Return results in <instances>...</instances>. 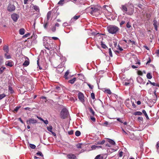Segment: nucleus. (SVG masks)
<instances>
[{
    "mask_svg": "<svg viewBox=\"0 0 159 159\" xmlns=\"http://www.w3.org/2000/svg\"><path fill=\"white\" fill-rule=\"evenodd\" d=\"M98 147H99L97 146H96L95 145H94L92 146L91 148L92 150H94L96 149V148H98Z\"/></svg>",
    "mask_w": 159,
    "mask_h": 159,
    "instance_id": "obj_40",
    "label": "nucleus"
},
{
    "mask_svg": "<svg viewBox=\"0 0 159 159\" xmlns=\"http://www.w3.org/2000/svg\"><path fill=\"white\" fill-rule=\"evenodd\" d=\"M123 131V132L125 133V134L126 135H129V132H126L123 129H122Z\"/></svg>",
    "mask_w": 159,
    "mask_h": 159,
    "instance_id": "obj_52",
    "label": "nucleus"
},
{
    "mask_svg": "<svg viewBox=\"0 0 159 159\" xmlns=\"http://www.w3.org/2000/svg\"><path fill=\"white\" fill-rule=\"evenodd\" d=\"M126 27L128 28H129L131 27V25H130L129 22H127V24H126Z\"/></svg>",
    "mask_w": 159,
    "mask_h": 159,
    "instance_id": "obj_44",
    "label": "nucleus"
},
{
    "mask_svg": "<svg viewBox=\"0 0 159 159\" xmlns=\"http://www.w3.org/2000/svg\"><path fill=\"white\" fill-rule=\"evenodd\" d=\"M142 113L140 111H137L134 113V114L135 115L140 116L142 115Z\"/></svg>",
    "mask_w": 159,
    "mask_h": 159,
    "instance_id": "obj_25",
    "label": "nucleus"
},
{
    "mask_svg": "<svg viewBox=\"0 0 159 159\" xmlns=\"http://www.w3.org/2000/svg\"><path fill=\"white\" fill-rule=\"evenodd\" d=\"M78 97L79 99H84V95L83 93L80 92L78 94Z\"/></svg>",
    "mask_w": 159,
    "mask_h": 159,
    "instance_id": "obj_12",
    "label": "nucleus"
},
{
    "mask_svg": "<svg viewBox=\"0 0 159 159\" xmlns=\"http://www.w3.org/2000/svg\"><path fill=\"white\" fill-rule=\"evenodd\" d=\"M52 126H49L47 127L48 130L50 132H52Z\"/></svg>",
    "mask_w": 159,
    "mask_h": 159,
    "instance_id": "obj_31",
    "label": "nucleus"
},
{
    "mask_svg": "<svg viewBox=\"0 0 159 159\" xmlns=\"http://www.w3.org/2000/svg\"><path fill=\"white\" fill-rule=\"evenodd\" d=\"M89 111L90 113H91L92 115H94L95 114V112L91 108H89Z\"/></svg>",
    "mask_w": 159,
    "mask_h": 159,
    "instance_id": "obj_33",
    "label": "nucleus"
},
{
    "mask_svg": "<svg viewBox=\"0 0 159 159\" xmlns=\"http://www.w3.org/2000/svg\"><path fill=\"white\" fill-rule=\"evenodd\" d=\"M29 146L32 149H34L36 148V146L33 144H30Z\"/></svg>",
    "mask_w": 159,
    "mask_h": 159,
    "instance_id": "obj_34",
    "label": "nucleus"
},
{
    "mask_svg": "<svg viewBox=\"0 0 159 159\" xmlns=\"http://www.w3.org/2000/svg\"><path fill=\"white\" fill-rule=\"evenodd\" d=\"M11 16L12 19L15 22L17 21L19 17V15L16 13H13Z\"/></svg>",
    "mask_w": 159,
    "mask_h": 159,
    "instance_id": "obj_6",
    "label": "nucleus"
},
{
    "mask_svg": "<svg viewBox=\"0 0 159 159\" xmlns=\"http://www.w3.org/2000/svg\"><path fill=\"white\" fill-rule=\"evenodd\" d=\"M108 142L110 143L112 145H115L116 144L115 142L112 139H108Z\"/></svg>",
    "mask_w": 159,
    "mask_h": 159,
    "instance_id": "obj_21",
    "label": "nucleus"
},
{
    "mask_svg": "<svg viewBox=\"0 0 159 159\" xmlns=\"http://www.w3.org/2000/svg\"><path fill=\"white\" fill-rule=\"evenodd\" d=\"M25 30L24 29H21L19 30V34L21 35H23L25 34Z\"/></svg>",
    "mask_w": 159,
    "mask_h": 159,
    "instance_id": "obj_20",
    "label": "nucleus"
},
{
    "mask_svg": "<svg viewBox=\"0 0 159 159\" xmlns=\"http://www.w3.org/2000/svg\"><path fill=\"white\" fill-rule=\"evenodd\" d=\"M156 147L158 149L159 148V141L157 143V144L156 145Z\"/></svg>",
    "mask_w": 159,
    "mask_h": 159,
    "instance_id": "obj_56",
    "label": "nucleus"
},
{
    "mask_svg": "<svg viewBox=\"0 0 159 159\" xmlns=\"http://www.w3.org/2000/svg\"><path fill=\"white\" fill-rule=\"evenodd\" d=\"M3 49L5 52H6L7 53L9 52V48L7 46H4L3 48Z\"/></svg>",
    "mask_w": 159,
    "mask_h": 159,
    "instance_id": "obj_14",
    "label": "nucleus"
},
{
    "mask_svg": "<svg viewBox=\"0 0 159 159\" xmlns=\"http://www.w3.org/2000/svg\"><path fill=\"white\" fill-rule=\"evenodd\" d=\"M123 152L122 151L120 152L119 153V157H121L123 156Z\"/></svg>",
    "mask_w": 159,
    "mask_h": 159,
    "instance_id": "obj_54",
    "label": "nucleus"
},
{
    "mask_svg": "<svg viewBox=\"0 0 159 159\" xmlns=\"http://www.w3.org/2000/svg\"><path fill=\"white\" fill-rule=\"evenodd\" d=\"M130 84V82H129V81L128 82H125V83H124V85H125V86H128V85H129Z\"/></svg>",
    "mask_w": 159,
    "mask_h": 159,
    "instance_id": "obj_59",
    "label": "nucleus"
},
{
    "mask_svg": "<svg viewBox=\"0 0 159 159\" xmlns=\"http://www.w3.org/2000/svg\"><path fill=\"white\" fill-rule=\"evenodd\" d=\"M101 45L103 48L105 49L107 48L106 45L102 41L101 42Z\"/></svg>",
    "mask_w": 159,
    "mask_h": 159,
    "instance_id": "obj_27",
    "label": "nucleus"
},
{
    "mask_svg": "<svg viewBox=\"0 0 159 159\" xmlns=\"http://www.w3.org/2000/svg\"><path fill=\"white\" fill-rule=\"evenodd\" d=\"M153 25L154 26H157V21L156 20H153Z\"/></svg>",
    "mask_w": 159,
    "mask_h": 159,
    "instance_id": "obj_41",
    "label": "nucleus"
},
{
    "mask_svg": "<svg viewBox=\"0 0 159 159\" xmlns=\"http://www.w3.org/2000/svg\"><path fill=\"white\" fill-rule=\"evenodd\" d=\"M68 112L65 108L62 109L60 112L61 117L63 119H65L68 116Z\"/></svg>",
    "mask_w": 159,
    "mask_h": 159,
    "instance_id": "obj_4",
    "label": "nucleus"
},
{
    "mask_svg": "<svg viewBox=\"0 0 159 159\" xmlns=\"http://www.w3.org/2000/svg\"><path fill=\"white\" fill-rule=\"evenodd\" d=\"M16 9V7L13 4L11 3L9 4L7 7V10L10 12H12L14 11Z\"/></svg>",
    "mask_w": 159,
    "mask_h": 159,
    "instance_id": "obj_5",
    "label": "nucleus"
},
{
    "mask_svg": "<svg viewBox=\"0 0 159 159\" xmlns=\"http://www.w3.org/2000/svg\"><path fill=\"white\" fill-rule=\"evenodd\" d=\"M27 59L28 60H26L23 64V66H28L29 64V60L28 58H27Z\"/></svg>",
    "mask_w": 159,
    "mask_h": 159,
    "instance_id": "obj_16",
    "label": "nucleus"
},
{
    "mask_svg": "<svg viewBox=\"0 0 159 159\" xmlns=\"http://www.w3.org/2000/svg\"><path fill=\"white\" fill-rule=\"evenodd\" d=\"M142 112L144 114V115H145V116H146V118L147 119H149L148 117V115L147 113L146 112V111L144 110H142Z\"/></svg>",
    "mask_w": 159,
    "mask_h": 159,
    "instance_id": "obj_26",
    "label": "nucleus"
},
{
    "mask_svg": "<svg viewBox=\"0 0 159 159\" xmlns=\"http://www.w3.org/2000/svg\"><path fill=\"white\" fill-rule=\"evenodd\" d=\"M125 22V21L124 20H122L120 23V26H121L123 25Z\"/></svg>",
    "mask_w": 159,
    "mask_h": 159,
    "instance_id": "obj_55",
    "label": "nucleus"
},
{
    "mask_svg": "<svg viewBox=\"0 0 159 159\" xmlns=\"http://www.w3.org/2000/svg\"><path fill=\"white\" fill-rule=\"evenodd\" d=\"M129 138L133 140H135L136 139V138L135 136L134 135V134H130L129 133Z\"/></svg>",
    "mask_w": 159,
    "mask_h": 159,
    "instance_id": "obj_11",
    "label": "nucleus"
},
{
    "mask_svg": "<svg viewBox=\"0 0 159 159\" xmlns=\"http://www.w3.org/2000/svg\"><path fill=\"white\" fill-rule=\"evenodd\" d=\"M76 80V78L75 77H74L72 79L69 80V82L71 84H74L75 81Z\"/></svg>",
    "mask_w": 159,
    "mask_h": 159,
    "instance_id": "obj_17",
    "label": "nucleus"
},
{
    "mask_svg": "<svg viewBox=\"0 0 159 159\" xmlns=\"http://www.w3.org/2000/svg\"><path fill=\"white\" fill-rule=\"evenodd\" d=\"M5 69L6 68L3 66H2L1 67H0V74L3 73Z\"/></svg>",
    "mask_w": 159,
    "mask_h": 159,
    "instance_id": "obj_19",
    "label": "nucleus"
},
{
    "mask_svg": "<svg viewBox=\"0 0 159 159\" xmlns=\"http://www.w3.org/2000/svg\"><path fill=\"white\" fill-rule=\"evenodd\" d=\"M68 134H73V130H71L68 132Z\"/></svg>",
    "mask_w": 159,
    "mask_h": 159,
    "instance_id": "obj_62",
    "label": "nucleus"
},
{
    "mask_svg": "<svg viewBox=\"0 0 159 159\" xmlns=\"http://www.w3.org/2000/svg\"><path fill=\"white\" fill-rule=\"evenodd\" d=\"M147 77L148 79H151L152 78V76L150 73H148L147 75Z\"/></svg>",
    "mask_w": 159,
    "mask_h": 159,
    "instance_id": "obj_24",
    "label": "nucleus"
},
{
    "mask_svg": "<svg viewBox=\"0 0 159 159\" xmlns=\"http://www.w3.org/2000/svg\"><path fill=\"white\" fill-rule=\"evenodd\" d=\"M87 85L89 86V88L91 89H92L93 87V85H91L87 83Z\"/></svg>",
    "mask_w": 159,
    "mask_h": 159,
    "instance_id": "obj_47",
    "label": "nucleus"
},
{
    "mask_svg": "<svg viewBox=\"0 0 159 159\" xmlns=\"http://www.w3.org/2000/svg\"><path fill=\"white\" fill-rule=\"evenodd\" d=\"M91 97L93 99L95 98V95L93 93H91Z\"/></svg>",
    "mask_w": 159,
    "mask_h": 159,
    "instance_id": "obj_51",
    "label": "nucleus"
},
{
    "mask_svg": "<svg viewBox=\"0 0 159 159\" xmlns=\"http://www.w3.org/2000/svg\"><path fill=\"white\" fill-rule=\"evenodd\" d=\"M67 157V159H76V158L75 155L72 153L68 154Z\"/></svg>",
    "mask_w": 159,
    "mask_h": 159,
    "instance_id": "obj_8",
    "label": "nucleus"
},
{
    "mask_svg": "<svg viewBox=\"0 0 159 159\" xmlns=\"http://www.w3.org/2000/svg\"><path fill=\"white\" fill-rule=\"evenodd\" d=\"M33 9L36 11H39V9L38 6H34L33 7Z\"/></svg>",
    "mask_w": 159,
    "mask_h": 159,
    "instance_id": "obj_35",
    "label": "nucleus"
},
{
    "mask_svg": "<svg viewBox=\"0 0 159 159\" xmlns=\"http://www.w3.org/2000/svg\"><path fill=\"white\" fill-rule=\"evenodd\" d=\"M80 15L75 16L72 18H71V20L70 21V23H72L73 22H74L76 20H77L80 17Z\"/></svg>",
    "mask_w": 159,
    "mask_h": 159,
    "instance_id": "obj_10",
    "label": "nucleus"
},
{
    "mask_svg": "<svg viewBox=\"0 0 159 159\" xmlns=\"http://www.w3.org/2000/svg\"><path fill=\"white\" fill-rule=\"evenodd\" d=\"M107 29L108 32L112 34H116L119 30L117 27L113 25L109 26Z\"/></svg>",
    "mask_w": 159,
    "mask_h": 159,
    "instance_id": "obj_2",
    "label": "nucleus"
},
{
    "mask_svg": "<svg viewBox=\"0 0 159 159\" xmlns=\"http://www.w3.org/2000/svg\"><path fill=\"white\" fill-rule=\"evenodd\" d=\"M56 89L58 91L60 90L61 89V88L59 86H57L56 87Z\"/></svg>",
    "mask_w": 159,
    "mask_h": 159,
    "instance_id": "obj_63",
    "label": "nucleus"
},
{
    "mask_svg": "<svg viewBox=\"0 0 159 159\" xmlns=\"http://www.w3.org/2000/svg\"><path fill=\"white\" fill-rule=\"evenodd\" d=\"M111 98H116V99H118L119 97L117 95H116L114 94H112L111 96Z\"/></svg>",
    "mask_w": 159,
    "mask_h": 159,
    "instance_id": "obj_18",
    "label": "nucleus"
},
{
    "mask_svg": "<svg viewBox=\"0 0 159 159\" xmlns=\"http://www.w3.org/2000/svg\"><path fill=\"white\" fill-rule=\"evenodd\" d=\"M156 53L157 54V56L158 57H159V49H158L156 50Z\"/></svg>",
    "mask_w": 159,
    "mask_h": 159,
    "instance_id": "obj_60",
    "label": "nucleus"
},
{
    "mask_svg": "<svg viewBox=\"0 0 159 159\" xmlns=\"http://www.w3.org/2000/svg\"><path fill=\"white\" fill-rule=\"evenodd\" d=\"M138 120L139 121H142L143 120V118L141 117H139L138 118Z\"/></svg>",
    "mask_w": 159,
    "mask_h": 159,
    "instance_id": "obj_49",
    "label": "nucleus"
},
{
    "mask_svg": "<svg viewBox=\"0 0 159 159\" xmlns=\"http://www.w3.org/2000/svg\"><path fill=\"white\" fill-rule=\"evenodd\" d=\"M5 56L6 58L7 59H10L11 58V57L10 55H8L7 53H5Z\"/></svg>",
    "mask_w": 159,
    "mask_h": 159,
    "instance_id": "obj_37",
    "label": "nucleus"
},
{
    "mask_svg": "<svg viewBox=\"0 0 159 159\" xmlns=\"http://www.w3.org/2000/svg\"><path fill=\"white\" fill-rule=\"evenodd\" d=\"M36 154L40 156L43 157V155L42 154V152H39L37 153Z\"/></svg>",
    "mask_w": 159,
    "mask_h": 159,
    "instance_id": "obj_45",
    "label": "nucleus"
},
{
    "mask_svg": "<svg viewBox=\"0 0 159 159\" xmlns=\"http://www.w3.org/2000/svg\"><path fill=\"white\" fill-rule=\"evenodd\" d=\"M82 145V144L79 143L76 145V147L78 148H81V145Z\"/></svg>",
    "mask_w": 159,
    "mask_h": 159,
    "instance_id": "obj_36",
    "label": "nucleus"
},
{
    "mask_svg": "<svg viewBox=\"0 0 159 159\" xmlns=\"http://www.w3.org/2000/svg\"><path fill=\"white\" fill-rule=\"evenodd\" d=\"M103 157L102 156L99 155L96 156L94 159H103Z\"/></svg>",
    "mask_w": 159,
    "mask_h": 159,
    "instance_id": "obj_23",
    "label": "nucleus"
},
{
    "mask_svg": "<svg viewBox=\"0 0 159 159\" xmlns=\"http://www.w3.org/2000/svg\"><path fill=\"white\" fill-rule=\"evenodd\" d=\"M30 35V33H28L27 34H26L25 35H24L23 36V37H27L29 36Z\"/></svg>",
    "mask_w": 159,
    "mask_h": 159,
    "instance_id": "obj_48",
    "label": "nucleus"
},
{
    "mask_svg": "<svg viewBox=\"0 0 159 159\" xmlns=\"http://www.w3.org/2000/svg\"><path fill=\"white\" fill-rule=\"evenodd\" d=\"M14 64L13 62L11 61H6L5 63V65L6 66H9L10 67H12Z\"/></svg>",
    "mask_w": 159,
    "mask_h": 159,
    "instance_id": "obj_9",
    "label": "nucleus"
},
{
    "mask_svg": "<svg viewBox=\"0 0 159 159\" xmlns=\"http://www.w3.org/2000/svg\"><path fill=\"white\" fill-rule=\"evenodd\" d=\"M65 0H60L58 3V4L59 5H62Z\"/></svg>",
    "mask_w": 159,
    "mask_h": 159,
    "instance_id": "obj_39",
    "label": "nucleus"
},
{
    "mask_svg": "<svg viewBox=\"0 0 159 159\" xmlns=\"http://www.w3.org/2000/svg\"><path fill=\"white\" fill-rule=\"evenodd\" d=\"M52 30L53 32H55L56 30V27H53L51 29Z\"/></svg>",
    "mask_w": 159,
    "mask_h": 159,
    "instance_id": "obj_57",
    "label": "nucleus"
},
{
    "mask_svg": "<svg viewBox=\"0 0 159 159\" xmlns=\"http://www.w3.org/2000/svg\"><path fill=\"white\" fill-rule=\"evenodd\" d=\"M129 5H130L132 7H133V5L129 3H126L125 5H121L120 8L123 12L124 13L123 15L126 14L128 15L131 16L133 14L134 9L133 8H130L128 9L127 8V7H128Z\"/></svg>",
    "mask_w": 159,
    "mask_h": 159,
    "instance_id": "obj_1",
    "label": "nucleus"
},
{
    "mask_svg": "<svg viewBox=\"0 0 159 159\" xmlns=\"http://www.w3.org/2000/svg\"><path fill=\"white\" fill-rule=\"evenodd\" d=\"M51 12L49 11L47 14V20H49L51 18Z\"/></svg>",
    "mask_w": 159,
    "mask_h": 159,
    "instance_id": "obj_15",
    "label": "nucleus"
},
{
    "mask_svg": "<svg viewBox=\"0 0 159 159\" xmlns=\"http://www.w3.org/2000/svg\"><path fill=\"white\" fill-rule=\"evenodd\" d=\"M37 117L40 120L43 121L45 124L47 125L48 124V121L47 120H44L42 118L38 116H37Z\"/></svg>",
    "mask_w": 159,
    "mask_h": 159,
    "instance_id": "obj_13",
    "label": "nucleus"
},
{
    "mask_svg": "<svg viewBox=\"0 0 159 159\" xmlns=\"http://www.w3.org/2000/svg\"><path fill=\"white\" fill-rule=\"evenodd\" d=\"M5 96V95L4 94H0V99H2Z\"/></svg>",
    "mask_w": 159,
    "mask_h": 159,
    "instance_id": "obj_46",
    "label": "nucleus"
},
{
    "mask_svg": "<svg viewBox=\"0 0 159 159\" xmlns=\"http://www.w3.org/2000/svg\"><path fill=\"white\" fill-rule=\"evenodd\" d=\"M8 89L10 93H13L14 91L12 89V88L10 86H9Z\"/></svg>",
    "mask_w": 159,
    "mask_h": 159,
    "instance_id": "obj_29",
    "label": "nucleus"
},
{
    "mask_svg": "<svg viewBox=\"0 0 159 159\" xmlns=\"http://www.w3.org/2000/svg\"><path fill=\"white\" fill-rule=\"evenodd\" d=\"M91 120H92L93 121H95V118L94 117H91Z\"/></svg>",
    "mask_w": 159,
    "mask_h": 159,
    "instance_id": "obj_61",
    "label": "nucleus"
},
{
    "mask_svg": "<svg viewBox=\"0 0 159 159\" xmlns=\"http://www.w3.org/2000/svg\"><path fill=\"white\" fill-rule=\"evenodd\" d=\"M151 84L153 86H157V85H158V84H156L154 82L151 83Z\"/></svg>",
    "mask_w": 159,
    "mask_h": 159,
    "instance_id": "obj_58",
    "label": "nucleus"
},
{
    "mask_svg": "<svg viewBox=\"0 0 159 159\" xmlns=\"http://www.w3.org/2000/svg\"><path fill=\"white\" fill-rule=\"evenodd\" d=\"M109 54L110 56L111 57H112L113 56H112V52H111V49L110 48L109 49Z\"/></svg>",
    "mask_w": 159,
    "mask_h": 159,
    "instance_id": "obj_38",
    "label": "nucleus"
},
{
    "mask_svg": "<svg viewBox=\"0 0 159 159\" xmlns=\"http://www.w3.org/2000/svg\"><path fill=\"white\" fill-rule=\"evenodd\" d=\"M104 92L106 93H107L109 95H111V92L109 89H106L104 90Z\"/></svg>",
    "mask_w": 159,
    "mask_h": 159,
    "instance_id": "obj_22",
    "label": "nucleus"
},
{
    "mask_svg": "<svg viewBox=\"0 0 159 159\" xmlns=\"http://www.w3.org/2000/svg\"><path fill=\"white\" fill-rule=\"evenodd\" d=\"M69 71L68 70H67L65 73V74L64 75V77L66 79H67V76L69 74Z\"/></svg>",
    "mask_w": 159,
    "mask_h": 159,
    "instance_id": "obj_32",
    "label": "nucleus"
},
{
    "mask_svg": "<svg viewBox=\"0 0 159 159\" xmlns=\"http://www.w3.org/2000/svg\"><path fill=\"white\" fill-rule=\"evenodd\" d=\"M27 122L28 124H33L36 123L37 122V121L36 120L34 119L31 118L29 120H27Z\"/></svg>",
    "mask_w": 159,
    "mask_h": 159,
    "instance_id": "obj_7",
    "label": "nucleus"
},
{
    "mask_svg": "<svg viewBox=\"0 0 159 159\" xmlns=\"http://www.w3.org/2000/svg\"><path fill=\"white\" fill-rule=\"evenodd\" d=\"M137 80L140 83H141L143 79L141 77H139L137 78Z\"/></svg>",
    "mask_w": 159,
    "mask_h": 159,
    "instance_id": "obj_28",
    "label": "nucleus"
},
{
    "mask_svg": "<svg viewBox=\"0 0 159 159\" xmlns=\"http://www.w3.org/2000/svg\"><path fill=\"white\" fill-rule=\"evenodd\" d=\"M81 134L80 132L78 130H77L75 132V135L77 136H79Z\"/></svg>",
    "mask_w": 159,
    "mask_h": 159,
    "instance_id": "obj_30",
    "label": "nucleus"
},
{
    "mask_svg": "<svg viewBox=\"0 0 159 159\" xmlns=\"http://www.w3.org/2000/svg\"><path fill=\"white\" fill-rule=\"evenodd\" d=\"M117 121H118L121 123H123V121H122V119H120V118H117Z\"/></svg>",
    "mask_w": 159,
    "mask_h": 159,
    "instance_id": "obj_50",
    "label": "nucleus"
},
{
    "mask_svg": "<svg viewBox=\"0 0 159 159\" xmlns=\"http://www.w3.org/2000/svg\"><path fill=\"white\" fill-rule=\"evenodd\" d=\"M86 10L89 11L91 15H98L99 13V10L93 7H88L86 9Z\"/></svg>",
    "mask_w": 159,
    "mask_h": 159,
    "instance_id": "obj_3",
    "label": "nucleus"
},
{
    "mask_svg": "<svg viewBox=\"0 0 159 159\" xmlns=\"http://www.w3.org/2000/svg\"><path fill=\"white\" fill-rule=\"evenodd\" d=\"M45 48L49 50L51 48V47L50 46L48 45L47 47L45 46Z\"/></svg>",
    "mask_w": 159,
    "mask_h": 159,
    "instance_id": "obj_64",
    "label": "nucleus"
},
{
    "mask_svg": "<svg viewBox=\"0 0 159 159\" xmlns=\"http://www.w3.org/2000/svg\"><path fill=\"white\" fill-rule=\"evenodd\" d=\"M105 143V141L103 140L102 141H99L97 143L99 144H102Z\"/></svg>",
    "mask_w": 159,
    "mask_h": 159,
    "instance_id": "obj_42",
    "label": "nucleus"
},
{
    "mask_svg": "<svg viewBox=\"0 0 159 159\" xmlns=\"http://www.w3.org/2000/svg\"><path fill=\"white\" fill-rule=\"evenodd\" d=\"M20 107H17L16 108L14 109V111L16 112L18 110H19V109L20 108Z\"/></svg>",
    "mask_w": 159,
    "mask_h": 159,
    "instance_id": "obj_53",
    "label": "nucleus"
},
{
    "mask_svg": "<svg viewBox=\"0 0 159 159\" xmlns=\"http://www.w3.org/2000/svg\"><path fill=\"white\" fill-rule=\"evenodd\" d=\"M3 63L2 57L0 56V65H1Z\"/></svg>",
    "mask_w": 159,
    "mask_h": 159,
    "instance_id": "obj_43",
    "label": "nucleus"
}]
</instances>
